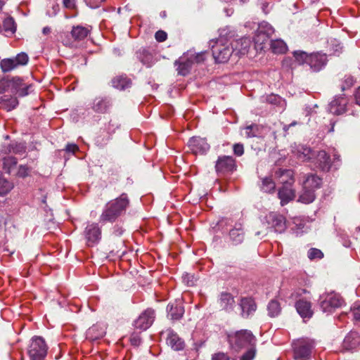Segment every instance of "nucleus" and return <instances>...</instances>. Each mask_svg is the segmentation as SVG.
Masks as SVG:
<instances>
[{"instance_id": "1", "label": "nucleus", "mask_w": 360, "mask_h": 360, "mask_svg": "<svg viewBox=\"0 0 360 360\" xmlns=\"http://www.w3.org/2000/svg\"><path fill=\"white\" fill-rule=\"evenodd\" d=\"M129 204V199L125 193L110 200L104 205L102 210L99 217V222L103 224L115 222L125 214Z\"/></svg>"}, {"instance_id": "2", "label": "nucleus", "mask_w": 360, "mask_h": 360, "mask_svg": "<svg viewBox=\"0 0 360 360\" xmlns=\"http://www.w3.org/2000/svg\"><path fill=\"white\" fill-rule=\"evenodd\" d=\"M227 341L230 348L235 352L256 345L257 338L253 333L247 329H242L227 335Z\"/></svg>"}, {"instance_id": "3", "label": "nucleus", "mask_w": 360, "mask_h": 360, "mask_svg": "<svg viewBox=\"0 0 360 360\" xmlns=\"http://www.w3.org/2000/svg\"><path fill=\"white\" fill-rule=\"evenodd\" d=\"M286 174L288 180L283 179V186L278 192V198L281 200V205L284 206L295 197V190L292 188L295 182L294 172L292 169H279L275 172L276 176H283Z\"/></svg>"}, {"instance_id": "4", "label": "nucleus", "mask_w": 360, "mask_h": 360, "mask_svg": "<svg viewBox=\"0 0 360 360\" xmlns=\"http://www.w3.org/2000/svg\"><path fill=\"white\" fill-rule=\"evenodd\" d=\"M212 56L217 63H226L233 53V47L225 39L220 37L210 42Z\"/></svg>"}, {"instance_id": "5", "label": "nucleus", "mask_w": 360, "mask_h": 360, "mask_svg": "<svg viewBox=\"0 0 360 360\" xmlns=\"http://www.w3.org/2000/svg\"><path fill=\"white\" fill-rule=\"evenodd\" d=\"M293 355L295 360H310L314 342L310 339L302 338L293 342Z\"/></svg>"}, {"instance_id": "6", "label": "nucleus", "mask_w": 360, "mask_h": 360, "mask_svg": "<svg viewBox=\"0 0 360 360\" xmlns=\"http://www.w3.org/2000/svg\"><path fill=\"white\" fill-rule=\"evenodd\" d=\"M343 303L342 297L334 292L323 294L319 298V306L324 313H332L335 309L340 307Z\"/></svg>"}, {"instance_id": "7", "label": "nucleus", "mask_w": 360, "mask_h": 360, "mask_svg": "<svg viewBox=\"0 0 360 360\" xmlns=\"http://www.w3.org/2000/svg\"><path fill=\"white\" fill-rule=\"evenodd\" d=\"M88 247L98 245L102 238V229L98 223L88 221L82 233Z\"/></svg>"}, {"instance_id": "8", "label": "nucleus", "mask_w": 360, "mask_h": 360, "mask_svg": "<svg viewBox=\"0 0 360 360\" xmlns=\"http://www.w3.org/2000/svg\"><path fill=\"white\" fill-rule=\"evenodd\" d=\"M47 345L41 337L32 338L27 353L32 360H42L47 354Z\"/></svg>"}, {"instance_id": "9", "label": "nucleus", "mask_w": 360, "mask_h": 360, "mask_svg": "<svg viewBox=\"0 0 360 360\" xmlns=\"http://www.w3.org/2000/svg\"><path fill=\"white\" fill-rule=\"evenodd\" d=\"M29 61L28 55L25 52L17 54L12 58H4L0 61V67L3 72H11L20 66L27 65Z\"/></svg>"}, {"instance_id": "10", "label": "nucleus", "mask_w": 360, "mask_h": 360, "mask_svg": "<svg viewBox=\"0 0 360 360\" xmlns=\"http://www.w3.org/2000/svg\"><path fill=\"white\" fill-rule=\"evenodd\" d=\"M236 169V161L230 155L219 156L215 163V170L218 175L231 174Z\"/></svg>"}, {"instance_id": "11", "label": "nucleus", "mask_w": 360, "mask_h": 360, "mask_svg": "<svg viewBox=\"0 0 360 360\" xmlns=\"http://www.w3.org/2000/svg\"><path fill=\"white\" fill-rule=\"evenodd\" d=\"M194 65L193 60H192V55L188 51L184 53L178 60L174 62V66L176 67V71L178 75L181 76L188 75L193 65Z\"/></svg>"}, {"instance_id": "12", "label": "nucleus", "mask_w": 360, "mask_h": 360, "mask_svg": "<svg viewBox=\"0 0 360 360\" xmlns=\"http://www.w3.org/2000/svg\"><path fill=\"white\" fill-rule=\"evenodd\" d=\"M155 318V311L151 308H148L143 311L134 321L136 328L146 330L151 326Z\"/></svg>"}, {"instance_id": "13", "label": "nucleus", "mask_w": 360, "mask_h": 360, "mask_svg": "<svg viewBox=\"0 0 360 360\" xmlns=\"http://www.w3.org/2000/svg\"><path fill=\"white\" fill-rule=\"evenodd\" d=\"M342 349L351 352L360 350V333L351 330L343 340Z\"/></svg>"}, {"instance_id": "14", "label": "nucleus", "mask_w": 360, "mask_h": 360, "mask_svg": "<svg viewBox=\"0 0 360 360\" xmlns=\"http://www.w3.org/2000/svg\"><path fill=\"white\" fill-rule=\"evenodd\" d=\"M238 306L240 309V315L243 319H249L252 316L257 308L255 300L250 297L240 298Z\"/></svg>"}, {"instance_id": "15", "label": "nucleus", "mask_w": 360, "mask_h": 360, "mask_svg": "<svg viewBox=\"0 0 360 360\" xmlns=\"http://www.w3.org/2000/svg\"><path fill=\"white\" fill-rule=\"evenodd\" d=\"M266 221L275 232L283 233L286 229V221L285 217L276 212H270L266 217Z\"/></svg>"}, {"instance_id": "16", "label": "nucleus", "mask_w": 360, "mask_h": 360, "mask_svg": "<svg viewBox=\"0 0 360 360\" xmlns=\"http://www.w3.org/2000/svg\"><path fill=\"white\" fill-rule=\"evenodd\" d=\"M188 146L193 153L204 155L210 150V145L207 140L200 136H193L188 141Z\"/></svg>"}, {"instance_id": "17", "label": "nucleus", "mask_w": 360, "mask_h": 360, "mask_svg": "<svg viewBox=\"0 0 360 360\" xmlns=\"http://www.w3.org/2000/svg\"><path fill=\"white\" fill-rule=\"evenodd\" d=\"M167 317L172 321L180 320L184 314V307L179 300H175L171 302L167 307Z\"/></svg>"}, {"instance_id": "18", "label": "nucleus", "mask_w": 360, "mask_h": 360, "mask_svg": "<svg viewBox=\"0 0 360 360\" xmlns=\"http://www.w3.org/2000/svg\"><path fill=\"white\" fill-rule=\"evenodd\" d=\"M327 63V56L326 54L315 53L309 54L307 65L310 70L314 72H319Z\"/></svg>"}, {"instance_id": "19", "label": "nucleus", "mask_w": 360, "mask_h": 360, "mask_svg": "<svg viewBox=\"0 0 360 360\" xmlns=\"http://www.w3.org/2000/svg\"><path fill=\"white\" fill-rule=\"evenodd\" d=\"M229 242L233 245H238L241 244L245 239V231L243 224L240 222L235 224L233 229L229 232Z\"/></svg>"}, {"instance_id": "20", "label": "nucleus", "mask_w": 360, "mask_h": 360, "mask_svg": "<svg viewBox=\"0 0 360 360\" xmlns=\"http://www.w3.org/2000/svg\"><path fill=\"white\" fill-rule=\"evenodd\" d=\"M167 333V344L175 351L183 350L185 347L184 341L172 328H168Z\"/></svg>"}, {"instance_id": "21", "label": "nucleus", "mask_w": 360, "mask_h": 360, "mask_svg": "<svg viewBox=\"0 0 360 360\" xmlns=\"http://www.w3.org/2000/svg\"><path fill=\"white\" fill-rule=\"evenodd\" d=\"M347 100L344 96L334 98L328 105V111L333 115H342L346 112Z\"/></svg>"}, {"instance_id": "22", "label": "nucleus", "mask_w": 360, "mask_h": 360, "mask_svg": "<svg viewBox=\"0 0 360 360\" xmlns=\"http://www.w3.org/2000/svg\"><path fill=\"white\" fill-rule=\"evenodd\" d=\"M136 58L148 68L154 63V55L153 50L147 47H141L135 53Z\"/></svg>"}, {"instance_id": "23", "label": "nucleus", "mask_w": 360, "mask_h": 360, "mask_svg": "<svg viewBox=\"0 0 360 360\" xmlns=\"http://www.w3.org/2000/svg\"><path fill=\"white\" fill-rule=\"evenodd\" d=\"M297 313L303 319H309L312 317L314 311L311 309V303L303 299L297 300L295 303Z\"/></svg>"}, {"instance_id": "24", "label": "nucleus", "mask_w": 360, "mask_h": 360, "mask_svg": "<svg viewBox=\"0 0 360 360\" xmlns=\"http://www.w3.org/2000/svg\"><path fill=\"white\" fill-rule=\"evenodd\" d=\"M251 43L250 38L242 37L231 43V47H233V53H236L237 55H245L248 53Z\"/></svg>"}, {"instance_id": "25", "label": "nucleus", "mask_w": 360, "mask_h": 360, "mask_svg": "<svg viewBox=\"0 0 360 360\" xmlns=\"http://www.w3.org/2000/svg\"><path fill=\"white\" fill-rule=\"evenodd\" d=\"M112 106V101L108 97L96 98L92 104V109L98 113H105Z\"/></svg>"}, {"instance_id": "26", "label": "nucleus", "mask_w": 360, "mask_h": 360, "mask_svg": "<svg viewBox=\"0 0 360 360\" xmlns=\"http://www.w3.org/2000/svg\"><path fill=\"white\" fill-rule=\"evenodd\" d=\"M316 160V167L323 172H328L332 167L330 158L325 150L319 151Z\"/></svg>"}, {"instance_id": "27", "label": "nucleus", "mask_w": 360, "mask_h": 360, "mask_svg": "<svg viewBox=\"0 0 360 360\" xmlns=\"http://www.w3.org/2000/svg\"><path fill=\"white\" fill-rule=\"evenodd\" d=\"M221 309L230 312L233 310L235 300L233 296L229 292H221L218 300Z\"/></svg>"}, {"instance_id": "28", "label": "nucleus", "mask_w": 360, "mask_h": 360, "mask_svg": "<svg viewBox=\"0 0 360 360\" xmlns=\"http://www.w3.org/2000/svg\"><path fill=\"white\" fill-rule=\"evenodd\" d=\"M304 181L302 185L308 187L309 188L316 190L320 188L322 186L323 181L321 177L317 176L316 174H308L304 176Z\"/></svg>"}, {"instance_id": "29", "label": "nucleus", "mask_w": 360, "mask_h": 360, "mask_svg": "<svg viewBox=\"0 0 360 360\" xmlns=\"http://www.w3.org/2000/svg\"><path fill=\"white\" fill-rule=\"evenodd\" d=\"M316 199L315 191L302 185V189L299 195L298 202L309 204Z\"/></svg>"}, {"instance_id": "30", "label": "nucleus", "mask_w": 360, "mask_h": 360, "mask_svg": "<svg viewBox=\"0 0 360 360\" xmlns=\"http://www.w3.org/2000/svg\"><path fill=\"white\" fill-rule=\"evenodd\" d=\"M105 334V328L104 326L100 324L92 326L86 332L87 337L93 340L102 338Z\"/></svg>"}, {"instance_id": "31", "label": "nucleus", "mask_w": 360, "mask_h": 360, "mask_svg": "<svg viewBox=\"0 0 360 360\" xmlns=\"http://www.w3.org/2000/svg\"><path fill=\"white\" fill-rule=\"evenodd\" d=\"M111 82L112 86L119 90H125L131 85V79L124 76L115 77L112 79Z\"/></svg>"}, {"instance_id": "32", "label": "nucleus", "mask_w": 360, "mask_h": 360, "mask_svg": "<svg viewBox=\"0 0 360 360\" xmlns=\"http://www.w3.org/2000/svg\"><path fill=\"white\" fill-rule=\"evenodd\" d=\"M268 316L271 318L278 316L282 311V307L279 301L276 299H272L267 304Z\"/></svg>"}, {"instance_id": "33", "label": "nucleus", "mask_w": 360, "mask_h": 360, "mask_svg": "<svg viewBox=\"0 0 360 360\" xmlns=\"http://www.w3.org/2000/svg\"><path fill=\"white\" fill-rule=\"evenodd\" d=\"M18 105V101L16 98H8L6 96L0 98V106L3 109L11 111L15 109Z\"/></svg>"}, {"instance_id": "34", "label": "nucleus", "mask_w": 360, "mask_h": 360, "mask_svg": "<svg viewBox=\"0 0 360 360\" xmlns=\"http://www.w3.org/2000/svg\"><path fill=\"white\" fill-rule=\"evenodd\" d=\"M26 146L22 143H11L7 147L3 146L1 149L2 153H13L15 154H22L25 153Z\"/></svg>"}, {"instance_id": "35", "label": "nucleus", "mask_w": 360, "mask_h": 360, "mask_svg": "<svg viewBox=\"0 0 360 360\" xmlns=\"http://www.w3.org/2000/svg\"><path fill=\"white\" fill-rule=\"evenodd\" d=\"M89 33V31L87 28L77 25L74 26L71 31L72 37L77 41H81L85 39Z\"/></svg>"}, {"instance_id": "36", "label": "nucleus", "mask_w": 360, "mask_h": 360, "mask_svg": "<svg viewBox=\"0 0 360 360\" xmlns=\"http://www.w3.org/2000/svg\"><path fill=\"white\" fill-rule=\"evenodd\" d=\"M270 47L275 53H284L288 49L286 44L281 39L271 40Z\"/></svg>"}, {"instance_id": "37", "label": "nucleus", "mask_w": 360, "mask_h": 360, "mask_svg": "<svg viewBox=\"0 0 360 360\" xmlns=\"http://www.w3.org/2000/svg\"><path fill=\"white\" fill-rule=\"evenodd\" d=\"M17 158L13 156H7L3 159V169L8 173L11 174L12 169L17 165Z\"/></svg>"}, {"instance_id": "38", "label": "nucleus", "mask_w": 360, "mask_h": 360, "mask_svg": "<svg viewBox=\"0 0 360 360\" xmlns=\"http://www.w3.org/2000/svg\"><path fill=\"white\" fill-rule=\"evenodd\" d=\"M3 27L4 31L11 34H13L16 31V24L12 17H8L4 20Z\"/></svg>"}, {"instance_id": "39", "label": "nucleus", "mask_w": 360, "mask_h": 360, "mask_svg": "<svg viewBox=\"0 0 360 360\" xmlns=\"http://www.w3.org/2000/svg\"><path fill=\"white\" fill-rule=\"evenodd\" d=\"M276 184L270 177H265L262 179L261 189L266 193H271L274 191Z\"/></svg>"}, {"instance_id": "40", "label": "nucleus", "mask_w": 360, "mask_h": 360, "mask_svg": "<svg viewBox=\"0 0 360 360\" xmlns=\"http://www.w3.org/2000/svg\"><path fill=\"white\" fill-rule=\"evenodd\" d=\"M245 136L248 138L257 137L260 134L259 127L252 124L245 128Z\"/></svg>"}, {"instance_id": "41", "label": "nucleus", "mask_w": 360, "mask_h": 360, "mask_svg": "<svg viewBox=\"0 0 360 360\" xmlns=\"http://www.w3.org/2000/svg\"><path fill=\"white\" fill-rule=\"evenodd\" d=\"M293 56L295 57V60L300 63V64H307L308 63V59L309 58V54H308L305 51H295L293 52Z\"/></svg>"}, {"instance_id": "42", "label": "nucleus", "mask_w": 360, "mask_h": 360, "mask_svg": "<svg viewBox=\"0 0 360 360\" xmlns=\"http://www.w3.org/2000/svg\"><path fill=\"white\" fill-rule=\"evenodd\" d=\"M12 83L10 82V79L3 77L0 79V94L6 92H10L12 94Z\"/></svg>"}, {"instance_id": "43", "label": "nucleus", "mask_w": 360, "mask_h": 360, "mask_svg": "<svg viewBox=\"0 0 360 360\" xmlns=\"http://www.w3.org/2000/svg\"><path fill=\"white\" fill-rule=\"evenodd\" d=\"M13 188V184L4 178H0V195H6Z\"/></svg>"}, {"instance_id": "44", "label": "nucleus", "mask_w": 360, "mask_h": 360, "mask_svg": "<svg viewBox=\"0 0 360 360\" xmlns=\"http://www.w3.org/2000/svg\"><path fill=\"white\" fill-rule=\"evenodd\" d=\"M257 32L262 34H266L267 35H272L274 32L273 27L266 22H262L257 30Z\"/></svg>"}, {"instance_id": "45", "label": "nucleus", "mask_w": 360, "mask_h": 360, "mask_svg": "<svg viewBox=\"0 0 360 360\" xmlns=\"http://www.w3.org/2000/svg\"><path fill=\"white\" fill-rule=\"evenodd\" d=\"M11 83H12V94H15L20 89L21 86L24 85L23 80L18 77H13L12 79H10Z\"/></svg>"}, {"instance_id": "46", "label": "nucleus", "mask_w": 360, "mask_h": 360, "mask_svg": "<svg viewBox=\"0 0 360 360\" xmlns=\"http://www.w3.org/2000/svg\"><path fill=\"white\" fill-rule=\"evenodd\" d=\"M307 256L311 260L321 259L323 257V253L321 250L312 248L308 250Z\"/></svg>"}, {"instance_id": "47", "label": "nucleus", "mask_w": 360, "mask_h": 360, "mask_svg": "<svg viewBox=\"0 0 360 360\" xmlns=\"http://www.w3.org/2000/svg\"><path fill=\"white\" fill-rule=\"evenodd\" d=\"M271 35H267L266 34H262L257 31V33L254 37V41L255 44L263 45L271 37Z\"/></svg>"}, {"instance_id": "48", "label": "nucleus", "mask_w": 360, "mask_h": 360, "mask_svg": "<svg viewBox=\"0 0 360 360\" xmlns=\"http://www.w3.org/2000/svg\"><path fill=\"white\" fill-rule=\"evenodd\" d=\"M32 171V168L26 165H20L18 167L16 175L20 178L28 176Z\"/></svg>"}, {"instance_id": "49", "label": "nucleus", "mask_w": 360, "mask_h": 360, "mask_svg": "<svg viewBox=\"0 0 360 360\" xmlns=\"http://www.w3.org/2000/svg\"><path fill=\"white\" fill-rule=\"evenodd\" d=\"M188 52L191 53L192 55V60H193L194 64L200 63L205 60V52L201 51L199 53H195L192 50H189Z\"/></svg>"}, {"instance_id": "50", "label": "nucleus", "mask_w": 360, "mask_h": 360, "mask_svg": "<svg viewBox=\"0 0 360 360\" xmlns=\"http://www.w3.org/2000/svg\"><path fill=\"white\" fill-rule=\"evenodd\" d=\"M302 154L300 155V158H303V161L309 160L311 158L313 155V151L311 148L307 147L306 146H302Z\"/></svg>"}, {"instance_id": "51", "label": "nucleus", "mask_w": 360, "mask_h": 360, "mask_svg": "<svg viewBox=\"0 0 360 360\" xmlns=\"http://www.w3.org/2000/svg\"><path fill=\"white\" fill-rule=\"evenodd\" d=\"M110 139V134H108V136H105L103 137H102L101 136H98L96 138L95 141L98 146L103 147L104 146H105L107 144V143Z\"/></svg>"}, {"instance_id": "52", "label": "nucleus", "mask_w": 360, "mask_h": 360, "mask_svg": "<svg viewBox=\"0 0 360 360\" xmlns=\"http://www.w3.org/2000/svg\"><path fill=\"white\" fill-rule=\"evenodd\" d=\"M130 342L133 346H139L141 343V338L140 335L136 333H132L130 337Z\"/></svg>"}, {"instance_id": "53", "label": "nucleus", "mask_w": 360, "mask_h": 360, "mask_svg": "<svg viewBox=\"0 0 360 360\" xmlns=\"http://www.w3.org/2000/svg\"><path fill=\"white\" fill-rule=\"evenodd\" d=\"M233 153L234 155H236V156H241L243 155L244 153V146H243V144L242 143H235L233 146Z\"/></svg>"}, {"instance_id": "54", "label": "nucleus", "mask_w": 360, "mask_h": 360, "mask_svg": "<svg viewBox=\"0 0 360 360\" xmlns=\"http://www.w3.org/2000/svg\"><path fill=\"white\" fill-rule=\"evenodd\" d=\"M212 360H230V357L226 353L219 352L212 355Z\"/></svg>"}, {"instance_id": "55", "label": "nucleus", "mask_w": 360, "mask_h": 360, "mask_svg": "<svg viewBox=\"0 0 360 360\" xmlns=\"http://www.w3.org/2000/svg\"><path fill=\"white\" fill-rule=\"evenodd\" d=\"M124 231V229L121 225L115 224L112 228V234L115 237H120L122 236Z\"/></svg>"}, {"instance_id": "56", "label": "nucleus", "mask_w": 360, "mask_h": 360, "mask_svg": "<svg viewBox=\"0 0 360 360\" xmlns=\"http://www.w3.org/2000/svg\"><path fill=\"white\" fill-rule=\"evenodd\" d=\"M155 38L158 42H163L167 38V34L163 30H158L155 34Z\"/></svg>"}, {"instance_id": "57", "label": "nucleus", "mask_w": 360, "mask_h": 360, "mask_svg": "<svg viewBox=\"0 0 360 360\" xmlns=\"http://www.w3.org/2000/svg\"><path fill=\"white\" fill-rule=\"evenodd\" d=\"M31 87V85H26L24 84V85L21 86V87L15 94H18L19 96L21 97L25 96L29 94V89Z\"/></svg>"}, {"instance_id": "58", "label": "nucleus", "mask_w": 360, "mask_h": 360, "mask_svg": "<svg viewBox=\"0 0 360 360\" xmlns=\"http://www.w3.org/2000/svg\"><path fill=\"white\" fill-rule=\"evenodd\" d=\"M183 281L188 285L193 286L195 285L194 276L189 274H184L182 276Z\"/></svg>"}, {"instance_id": "59", "label": "nucleus", "mask_w": 360, "mask_h": 360, "mask_svg": "<svg viewBox=\"0 0 360 360\" xmlns=\"http://www.w3.org/2000/svg\"><path fill=\"white\" fill-rule=\"evenodd\" d=\"M105 0H86V5L91 8H98Z\"/></svg>"}, {"instance_id": "60", "label": "nucleus", "mask_w": 360, "mask_h": 360, "mask_svg": "<svg viewBox=\"0 0 360 360\" xmlns=\"http://www.w3.org/2000/svg\"><path fill=\"white\" fill-rule=\"evenodd\" d=\"M63 6L68 9L76 8V0H63Z\"/></svg>"}, {"instance_id": "61", "label": "nucleus", "mask_w": 360, "mask_h": 360, "mask_svg": "<svg viewBox=\"0 0 360 360\" xmlns=\"http://www.w3.org/2000/svg\"><path fill=\"white\" fill-rule=\"evenodd\" d=\"M79 150L78 146L74 143H68L65 147V151L68 153H71L74 154L76 151Z\"/></svg>"}, {"instance_id": "62", "label": "nucleus", "mask_w": 360, "mask_h": 360, "mask_svg": "<svg viewBox=\"0 0 360 360\" xmlns=\"http://www.w3.org/2000/svg\"><path fill=\"white\" fill-rule=\"evenodd\" d=\"M116 128H118L117 124L113 122L112 121H110L107 127L108 134L111 135L115 132Z\"/></svg>"}, {"instance_id": "63", "label": "nucleus", "mask_w": 360, "mask_h": 360, "mask_svg": "<svg viewBox=\"0 0 360 360\" xmlns=\"http://www.w3.org/2000/svg\"><path fill=\"white\" fill-rule=\"evenodd\" d=\"M352 315L356 321H360V306H354L352 309Z\"/></svg>"}, {"instance_id": "64", "label": "nucleus", "mask_w": 360, "mask_h": 360, "mask_svg": "<svg viewBox=\"0 0 360 360\" xmlns=\"http://www.w3.org/2000/svg\"><path fill=\"white\" fill-rule=\"evenodd\" d=\"M232 220L231 219H229V218H222L221 219L219 222H218V225L219 226H228V225H231L232 224Z\"/></svg>"}]
</instances>
